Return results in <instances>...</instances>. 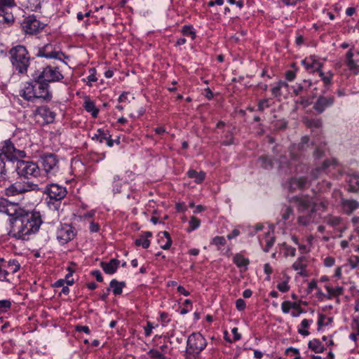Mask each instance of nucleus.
Wrapping results in <instances>:
<instances>
[{
	"mask_svg": "<svg viewBox=\"0 0 359 359\" xmlns=\"http://www.w3.org/2000/svg\"><path fill=\"white\" fill-rule=\"evenodd\" d=\"M349 265L352 269H355L359 265V257L357 255H353L348 259Z\"/></svg>",
	"mask_w": 359,
	"mask_h": 359,
	"instance_id": "63",
	"label": "nucleus"
},
{
	"mask_svg": "<svg viewBox=\"0 0 359 359\" xmlns=\"http://www.w3.org/2000/svg\"><path fill=\"white\" fill-rule=\"evenodd\" d=\"M89 75L86 78H83L81 81L85 83L88 86H92L93 83L96 82L97 81V78L96 76L97 70L95 67H91L88 69Z\"/></svg>",
	"mask_w": 359,
	"mask_h": 359,
	"instance_id": "42",
	"label": "nucleus"
},
{
	"mask_svg": "<svg viewBox=\"0 0 359 359\" xmlns=\"http://www.w3.org/2000/svg\"><path fill=\"white\" fill-rule=\"evenodd\" d=\"M316 58L317 55H311L301 61V65L309 74L316 73Z\"/></svg>",
	"mask_w": 359,
	"mask_h": 359,
	"instance_id": "27",
	"label": "nucleus"
},
{
	"mask_svg": "<svg viewBox=\"0 0 359 359\" xmlns=\"http://www.w3.org/2000/svg\"><path fill=\"white\" fill-rule=\"evenodd\" d=\"M76 235V228L72 224L66 223L60 224L55 233L56 239L61 245H65L72 241Z\"/></svg>",
	"mask_w": 359,
	"mask_h": 359,
	"instance_id": "15",
	"label": "nucleus"
},
{
	"mask_svg": "<svg viewBox=\"0 0 359 359\" xmlns=\"http://www.w3.org/2000/svg\"><path fill=\"white\" fill-rule=\"evenodd\" d=\"M0 281L11 283L7 270L4 269V264H0Z\"/></svg>",
	"mask_w": 359,
	"mask_h": 359,
	"instance_id": "59",
	"label": "nucleus"
},
{
	"mask_svg": "<svg viewBox=\"0 0 359 359\" xmlns=\"http://www.w3.org/2000/svg\"><path fill=\"white\" fill-rule=\"evenodd\" d=\"M226 244V240L224 236H216L212 238L210 242V245H215L217 250H221L222 248Z\"/></svg>",
	"mask_w": 359,
	"mask_h": 359,
	"instance_id": "46",
	"label": "nucleus"
},
{
	"mask_svg": "<svg viewBox=\"0 0 359 359\" xmlns=\"http://www.w3.org/2000/svg\"><path fill=\"white\" fill-rule=\"evenodd\" d=\"M158 321L161 322L163 327H165L171 321L170 315L165 311H159Z\"/></svg>",
	"mask_w": 359,
	"mask_h": 359,
	"instance_id": "53",
	"label": "nucleus"
},
{
	"mask_svg": "<svg viewBox=\"0 0 359 359\" xmlns=\"http://www.w3.org/2000/svg\"><path fill=\"white\" fill-rule=\"evenodd\" d=\"M43 192L49 198L48 202L49 207L55 210H58L60 207L61 201L67 194L65 187L54 183L47 184Z\"/></svg>",
	"mask_w": 359,
	"mask_h": 359,
	"instance_id": "10",
	"label": "nucleus"
},
{
	"mask_svg": "<svg viewBox=\"0 0 359 359\" xmlns=\"http://www.w3.org/2000/svg\"><path fill=\"white\" fill-rule=\"evenodd\" d=\"M84 109L90 113L93 118H95L98 116L100 109L95 105V101L86 97L83 104Z\"/></svg>",
	"mask_w": 359,
	"mask_h": 359,
	"instance_id": "29",
	"label": "nucleus"
},
{
	"mask_svg": "<svg viewBox=\"0 0 359 359\" xmlns=\"http://www.w3.org/2000/svg\"><path fill=\"white\" fill-rule=\"evenodd\" d=\"M279 245L284 250L285 257H294L296 255V248L290 246L286 242H283V243L279 244Z\"/></svg>",
	"mask_w": 359,
	"mask_h": 359,
	"instance_id": "48",
	"label": "nucleus"
},
{
	"mask_svg": "<svg viewBox=\"0 0 359 359\" xmlns=\"http://www.w3.org/2000/svg\"><path fill=\"white\" fill-rule=\"evenodd\" d=\"M308 348L315 353H321L326 350L325 345L318 339L310 340L308 343Z\"/></svg>",
	"mask_w": 359,
	"mask_h": 359,
	"instance_id": "34",
	"label": "nucleus"
},
{
	"mask_svg": "<svg viewBox=\"0 0 359 359\" xmlns=\"http://www.w3.org/2000/svg\"><path fill=\"white\" fill-rule=\"evenodd\" d=\"M147 353L152 359H167L166 357L157 349H150Z\"/></svg>",
	"mask_w": 359,
	"mask_h": 359,
	"instance_id": "58",
	"label": "nucleus"
},
{
	"mask_svg": "<svg viewBox=\"0 0 359 359\" xmlns=\"http://www.w3.org/2000/svg\"><path fill=\"white\" fill-rule=\"evenodd\" d=\"M306 125L311 129L312 133H314V130H320L323 121L320 118H310L306 121Z\"/></svg>",
	"mask_w": 359,
	"mask_h": 359,
	"instance_id": "41",
	"label": "nucleus"
},
{
	"mask_svg": "<svg viewBox=\"0 0 359 359\" xmlns=\"http://www.w3.org/2000/svg\"><path fill=\"white\" fill-rule=\"evenodd\" d=\"M17 6L15 0H0V29L8 28L13 25L15 17L9 10Z\"/></svg>",
	"mask_w": 359,
	"mask_h": 359,
	"instance_id": "12",
	"label": "nucleus"
},
{
	"mask_svg": "<svg viewBox=\"0 0 359 359\" xmlns=\"http://www.w3.org/2000/svg\"><path fill=\"white\" fill-rule=\"evenodd\" d=\"M346 182L348 184V191L349 192L357 193L359 191V172H353L347 175Z\"/></svg>",
	"mask_w": 359,
	"mask_h": 359,
	"instance_id": "25",
	"label": "nucleus"
},
{
	"mask_svg": "<svg viewBox=\"0 0 359 359\" xmlns=\"http://www.w3.org/2000/svg\"><path fill=\"white\" fill-rule=\"evenodd\" d=\"M310 139L308 136L302 137L298 144L293 145L290 148V158L280 156L279 159V171L285 174H291L293 171H297V165L302 163V157L306 148L309 146Z\"/></svg>",
	"mask_w": 359,
	"mask_h": 359,
	"instance_id": "3",
	"label": "nucleus"
},
{
	"mask_svg": "<svg viewBox=\"0 0 359 359\" xmlns=\"http://www.w3.org/2000/svg\"><path fill=\"white\" fill-rule=\"evenodd\" d=\"M226 123L223 121H219L217 124L215 128L212 130L215 133H222L221 139L222 140L220 142L221 145L222 146H231L235 144V137L232 130L224 129Z\"/></svg>",
	"mask_w": 359,
	"mask_h": 359,
	"instance_id": "16",
	"label": "nucleus"
},
{
	"mask_svg": "<svg viewBox=\"0 0 359 359\" xmlns=\"http://www.w3.org/2000/svg\"><path fill=\"white\" fill-rule=\"evenodd\" d=\"M310 186L309 181L307 177H300L298 178L292 177L288 182V189L290 191L292 192L294 189L298 188L299 189H304Z\"/></svg>",
	"mask_w": 359,
	"mask_h": 359,
	"instance_id": "22",
	"label": "nucleus"
},
{
	"mask_svg": "<svg viewBox=\"0 0 359 359\" xmlns=\"http://www.w3.org/2000/svg\"><path fill=\"white\" fill-rule=\"evenodd\" d=\"M258 162L260 167L265 170L272 169L274 165L273 159L267 155L260 156L258 158Z\"/></svg>",
	"mask_w": 359,
	"mask_h": 359,
	"instance_id": "39",
	"label": "nucleus"
},
{
	"mask_svg": "<svg viewBox=\"0 0 359 359\" xmlns=\"http://www.w3.org/2000/svg\"><path fill=\"white\" fill-rule=\"evenodd\" d=\"M236 308L239 311H244L245 309V308H246L245 302L243 299H241V298L238 299L236 301Z\"/></svg>",
	"mask_w": 359,
	"mask_h": 359,
	"instance_id": "64",
	"label": "nucleus"
},
{
	"mask_svg": "<svg viewBox=\"0 0 359 359\" xmlns=\"http://www.w3.org/2000/svg\"><path fill=\"white\" fill-rule=\"evenodd\" d=\"M7 172L8 169L6 166L4 158L0 155V182L6 177Z\"/></svg>",
	"mask_w": 359,
	"mask_h": 359,
	"instance_id": "56",
	"label": "nucleus"
},
{
	"mask_svg": "<svg viewBox=\"0 0 359 359\" xmlns=\"http://www.w3.org/2000/svg\"><path fill=\"white\" fill-rule=\"evenodd\" d=\"M34 115L38 118H41L43 125L53 123L56 117V112L47 104L37 107L34 111Z\"/></svg>",
	"mask_w": 359,
	"mask_h": 359,
	"instance_id": "17",
	"label": "nucleus"
},
{
	"mask_svg": "<svg viewBox=\"0 0 359 359\" xmlns=\"http://www.w3.org/2000/svg\"><path fill=\"white\" fill-rule=\"evenodd\" d=\"M313 86V83L310 79H304L300 82L296 83L292 86L293 93L296 96L306 94Z\"/></svg>",
	"mask_w": 359,
	"mask_h": 359,
	"instance_id": "21",
	"label": "nucleus"
},
{
	"mask_svg": "<svg viewBox=\"0 0 359 359\" xmlns=\"http://www.w3.org/2000/svg\"><path fill=\"white\" fill-rule=\"evenodd\" d=\"M120 264V261L116 258L111 259L109 262H101L100 266L105 273L112 275L115 273Z\"/></svg>",
	"mask_w": 359,
	"mask_h": 359,
	"instance_id": "24",
	"label": "nucleus"
},
{
	"mask_svg": "<svg viewBox=\"0 0 359 359\" xmlns=\"http://www.w3.org/2000/svg\"><path fill=\"white\" fill-rule=\"evenodd\" d=\"M275 243V237L274 236H267L266 239V245L263 248V250L265 252H268L269 250L272 248Z\"/></svg>",
	"mask_w": 359,
	"mask_h": 359,
	"instance_id": "61",
	"label": "nucleus"
},
{
	"mask_svg": "<svg viewBox=\"0 0 359 359\" xmlns=\"http://www.w3.org/2000/svg\"><path fill=\"white\" fill-rule=\"evenodd\" d=\"M291 202L296 205L298 211L302 213L298 217L300 224L307 226L318 221L319 216L316 211V204L312 198L309 196H296L292 198Z\"/></svg>",
	"mask_w": 359,
	"mask_h": 359,
	"instance_id": "4",
	"label": "nucleus"
},
{
	"mask_svg": "<svg viewBox=\"0 0 359 359\" xmlns=\"http://www.w3.org/2000/svg\"><path fill=\"white\" fill-rule=\"evenodd\" d=\"M290 67L292 69L287 70L285 74V79L289 82L293 81L295 79L297 73L299 71V67L295 62L291 63Z\"/></svg>",
	"mask_w": 359,
	"mask_h": 359,
	"instance_id": "44",
	"label": "nucleus"
},
{
	"mask_svg": "<svg viewBox=\"0 0 359 359\" xmlns=\"http://www.w3.org/2000/svg\"><path fill=\"white\" fill-rule=\"evenodd\" d=\"M41 171L45 172L47 177L55 176L59 171V159L54 154H45L40 158Z\"/></svg>",
	"mask_w": 359,
	"mask_h": 359,
	"instance_id": "13",
	"label": "nucleus"
},
{
	"mask_svg": "<svg viewBox=\"0 0 359 359\" xmlns=\"http://www.w3.org/2000/svg\"><path fill=\"white\" fill-rule=\"evenodd\" d=\"M10 62L14 72L19 75H27L31 63V55L23 45L13 46L8 50Z\"/></svg>",
	"mask_w": 359,
	"mask_h": 359,
	"instance_id": "5",
	"label": "nucleus"
},
{
	"mask_svg": "<svg viewBox=\"0 0 359 359\" xmlns=\"http://www.w3.org/2000/svg\"><path fill=\"white\" fill-rule=\"evenodd\" d=\"M304 257H299L292 264V269L295 271L300 270L299 274L301 276H304L303 271L306 269V265L303 263Z\"/></svg>",
	"mask_w": 359,
	"mask_h": 359,
	"instance_id": "49",
	"label": "nucleus"
},
{
	"mask_svg": "<svg viewBox=\"0 0 359 359\" xmlns=\"http://www.w3.org/2000/svg\"><path fill=\"white\" fill-rule=\"evenodd\" d=\"M353 50L354 47H352L347 51L345 55V64L354 74H358L359 65H358L353 59L354 56Z\"/></svg>",
	"mask_w": 359,
	"mask_h": 359,
	"instance_id": "28",
	"label": "nucleus"
},
{
	"mask_svg": "<svg viewBox=\"0 0 359 359\" xmlns=\"http://www.w3.org/2000/svg\"><path fill=\"white\" fill-rule=\"evenodd\" d=\"M0 210L11 217V219L22 215L25 211L24 209L20 208L18 203H11L5 199H2L0 201Z\"/></svg>",
	"mask_w": 359,
	"mask_h": 359,
	"instance_id": "19",
	"label": "nucleus"
},
{
	"mask_svg": "<svg viewBox=\"0 0 359 359\" xmlns=\"http://www.w3.org/2000/svg\"><path fill=\"white\" fill-rule=\"evenodd\" d=\"M187 175L190 179H194L196 184H201L205 179L206 173L204 171L197 172L194 169H189Z\"/></svg>",
	"mask_w": 359,
	"mask_h": 359,
	"instance_id": "35",
	"label": "nucleus"
},
{
	"mask_svg": "<svg viewBox=\"0 0 359 359\" xmlns=\"http://www.w3.org/2000/svg\"><path fill=\"white\" fill-rule=\"evenodd\" d=\"M342 207L344 211L350 215L359 208V203L355 200H345L342 202Z\"/></svg>",
	"mask_w": 359,
	"mask_h": 359,
	"instance_id": "38",
	"label": "nucleus"
},
{
	"mask_svg": "<svg viewBox=\"0 0 359 359\" xmlns=\"http://www.w3.org/2000/svg\"><path fill=\"white\" fill-rule=\"evenodd\" d=\"M276 287L281 292H287L290 290V286L287 280L278 283Z\"/></svg>",
	"mask_w": 359,
	"mask_h": 359,
	"instance_id": "62",
	"label": "nucleus"
},
{
	"mask_svg": "<svg viewBox=\"0 0 359 359\" xmlns=\"http://www.w3.org/2000/svg\"><path fill=\"white\" fill-rule=\"evenodd\" d=\"M11 306L12 303L10 299L0 300V313H4L8 311Z\"/></svg>",
	"mask_w": 359,
	"mask_h": 359,
	"instance_id": "54",
	"label": "nucleus"
},
{
	"mask_svg": "<svg viewBox=\"0 0 359 359\" xmlns=\"http://www.w3.org/2000/svg\"><path fill=\"white\" fill-rule=\"evenodd\" d=\"M126 286L125 281H118L116 279H112L109 283V288L115 296L121 295L123 293V289Z\"/></svg>",
	"mask_w": 359,
	"mask_h": 359,
	"instance_id": "36",
	"label": "nucleus"
},
{
	"mask_svg": "<svg viewBox=\"0 0 359 359\" xmlns=\"http://www.w3.org/2000/svg\"><path fill=\"white\" fill-rule=\"evenodd\" d=\"M45 25L36 19L34 15L26 18L22 23V30L27 34H35L44 28Z\"/></svg>",
	"mask_w": 359,
	"mask_h": 359,
	"instance_id": "18",
	"label": "nucleus"
},
{
	"mask_svg": "<svg viewBox=\"0 0 359 359\" xmlns=\"http://www.w3.org/2000/svg\"><path fill=\"white\" fill-rule=\"evenodd\" d=\"M15 170L17 174L25 179L36 177L41 175V168L37 163L20 158L15 162Z\"/></svg>",
	"mask_w": 359,
	"mask_h": 359,
	"instance_id": "11",
	"label": "nucleus"
},
{
	"mask_svg": "<svg viewBox=\"0 0 359 359\" xmlns=\"http://www.w3.org/2000/svg\"><path fill=\"white\" fill-rule=\"evenodd\" d=\"M183 304L184 308L180 311L182 315L187 314L192 309V302L190 299H185Z\"/></svg>",
	"mask_w": 359,
	"mask_h": 359,
	"instance_id": "60",
	"label": "nucleus"
},
{
	"mask_svg": "<svg viewBox=\"0 0 359 359\" xmlns=\"http://www.w3.org/2000/svg\"><path fill=\"white\" fill-rule=\"evenodd\" d=\"M99 142L103 143L104 141L111 135L108 130L104 128H98Z\"/></svg>",
	"mask_w": 359,
	"mask_h": 359,
	"instance_id": "55",
	"label": "nucleus"
},
{
	"mask_svg": "<svg viewBox=\"0 0 359 359\" xmlns=\"http://www.w3.org/2000/svg\"><path fill=\"white\" fill-rule=\"evenodd\" d=\"M71 167L75 175H82L85 170V165L80 160H73L71 163Z\"/></svg>",
	"mask_w": 359,
	"mask_h": 359,
	"instance_id": "47",
	"label": "nucleus"
},
{
	"mask_svg": "<svg viewBox=\"0 0 359 359\" xmlns=\"http://www.w3.org/2000/svg\"><path fill=\"white\" fill-rule=\"evenodd\" d=\"M271 86V95L274 98H280L282 96L281 89L284 87H288L287 83L282 80H280L275 84Z\"/></svg>",
	"mask_w": 359,
	"mask_h": 359,
	"instance_id": "37",
	"label": "nucleus"
},
{
	"mask_svg": "<svg viewBox=\"0 0 359 359\" xmlns=\"http://www.w3.org/2000/svg\"><path fill=\"white\" fill-rule=\"evenodd\" d=\"M151 237H152V233L151 231H144L135 241V245L136 246H142L144 249H147L151 244L149 240V238Z\"/></svg>",
	"mask_w": 359,
	"mask_h": 359,
	"instance_id": "32",
	"label": "nucleus"
},
{
	"mask_svg": "<svg viewBox=\"0 0 359 359\" xmlns=\"http://www.w3.org/2000/svg\"><path fill=\"white\" fill-rule=\"evenodd\" d=\"M325 153V146H317L313 152V157L314 158V161H316L318 160L321 159L324 156Z\"/></svg>",
	"mask_w": 359,
	"mask_h": 359,
	"instance_id": "50",
	"label": "nucleus"
},
{
	"mask_svg": "<svg viewBox=\"0 0 359 359\" xmlns=\"http://www.w3.org/2000/svg\"><path fill=\"white\" fill-rule=\"evenodd\" d=\"M207 346L208 341L201 332H192L187 340L185 359H200L201 352Z\"/></svg>",
	"mask_w": 359,
	"mask_h": 359,
	"instance_id": "8",
	"label": "nucleus"
},
{
	"mask_svg": "<svg viewBox=\"0 0 359 359\" xmlns=\"http://www.w3.org/2000/svg\"><path fill=\"white\" fill-rule=\"evenodd\" d=\"M271 106L270 99L264 98L259 100L257 104V110L259 111H263L265 109L269 108Z\"/></svg>",
	"mask_w": 359,
	"mask_h": 359,
	"instance_id": "57",
	"label": "nucleus"
},
{
	"mask_svg": "<svg viewBox=\"0 0 359 359\" xmlns=\"http://www.w3.org/2000/svg\"><path fill=\"white\" fill-rule=\"evenodd\" d=\"M1 262H4V269L7 270L8 276L10 274H15L20 269V264L16 259H10L7 262L4 259H1Z\"/></svg>",
	"mask_w": 359,
	"mask_h": 359,
	"instance_id": "31",
	"label": "nucleus"
},
{
	"mask_svg": "<svg viewBox=\"0 0 359 359\" xmlns=\"http://www.w3.org/2000/svg\"><path fill=\"white\" fill-rule=\"evenodd\" d=\"M325 222L328 225L336 227L341 224V218L337 216L329 215L325 219Z\"/></svg>",
	"mask_w": 359,
	"mask_h": 359,
	"instance_id": "51",
	"label": "nucleus"
},
{
	"mask_svg": "<svg viewBox=\"0 0 359 359\" xmlns=\"http://www.w3.org/2000/svg\"><path fill=\"white\" fill-rule=\"evenodd\" d=\"M181 33L184 36L190 37L193 41L196 39V31L192 25L182 26Z\"/></svg>",
	"mask_w": 359,
	"mask_h": 359,
	"instance_id": "40",
	"label": "nucleus"
},
{
	"mask_svg": "<svg viewBox=\"0 0 359 359\" xmlns=\"http://www.w3.org/2000/svg\"><path fill=\"white\" fill-rule=\"evenodd\" d=\"M20 95L24 100L32 102L36 100L48 102L53 99L50 86L42 79H39L38 75L34 79L22 83Z\"/></svg>",
	"mask_w": 359,
	"mask_h": 359,
	"instance_id": "2",
	"label": "nucleus"
},
{
	"mask_svg": "<svg viewBox=\"0 0 359 359\" xmlns=\"http://www.w3.org/2000/svg\"><path fill=\"white\" fill-rule=\"evenodd\" d=\"M200 225L201 220L198 217L195 216L191 217L190 220L189 222L188 231L190 232L197 229L200 226Z\"/></svg>",
	"mask_w": 359,
	"mask_h": 359,
	"instance_id": "52",
	"label": "nucleus"
},
{
	"mask_svg": "<svg viewBox=\"0 0 359 359\" xmlns=\"http://www.w3.org/2000/svg\"><path fill=\"white\" fill-rule=\"evenodd\" d=\"M233 262L239 268L247 267L250 264V260L243 255L237 253L233 257Z\"/></svg>",
	"mask_w": 359,
	"mask_h": 359,
	"instance_id": "43",
	"label": "nucleus"
},
{
	"mask_svg": "<svg viewBox=\"0 0 359 359\" xmlns=\"http://www.w3.org/2000/svg\"><path fill=\"white\" fill-rule=\"evenodd\" d=\"M158 236L159 237L158 243L161 245V248L163 250L170 249L172 243L170 233L166 231H163L159 232Z\"/></svg>",
	"mask_w": 359,
	"mask_h": 359,
	"instance_id": "30",
	"label": "nucleus"
},
{
	"mask_svg": "<svg viewBox=\"0 0 359 359\" xmlns=\"http://www.w3.org/2000/svg\"><path fill=\"white\" fill-rule=\"evenodd\" d=\"M280 219H278V224H288L292 222L294 219V210L289 205H284L280 212Z\"/></svg>",
	"mask_w": 359,
	"mask_h": 359,
	"instance_id": "23",
	"label": "nucleus"
},
{
	"mask_svg": "<svg viewBox=\"0 0 359 359\" xmlns=\"http://www.w3.org/2000/svg\"><path fill=\"white\" fill-rule=\"evenodd\" d=\"M318 76L320 77L321 81L323 83L324 89L322 90V93L325 94L327 91L330 90V87L333 85L334 73L332 71L327 72H320Z\"/></svg>",
	"mask_w": 359,
	"mask_h": 359,
	"instance_id": "26",
	"label": "nucleus"
},
{
	"mask_svg": "<svg viewBox=\"0 0 359 359\" xmlns=\"http://www.w3.org/2000/svg\"><path fill=\"white\" fill-rule=\"evenodd\" d=\"M334 97L333 96L325 97L320 95L313 104V109L318 114H322L327 107L333 105Z\"/></svg>",
	"mask_w": 359,
	"mask_h": 359,
	"instance_id": "20",
	"label": "nucleus"
},
{
	"mask_svg": "<svg viewBox=\"0 0 359 359\" xmlns=\"http://www.w3.org/2000/svg\"><path fill=\"white\" fill-rule=\"evenodd\" d=\"M37 57H45L46 59H55L54 61H59L65 65H67V62L65 59H69L63 52L57 50L55 46L51 43H47L40 48L36 54Z\"/></svg>",
	"mask_w": 359,
	"mask_h": 359,
	"instance_id": "14",
	"label": "nucleus"
},
{
	"mask_svg": "<svg viewBox=\"0 0 359 359\" xmlns=\"http://www.w3.org/2000/svg\"><path fill=\"white\" fill-rule=\"evenodd\" d=\"M323 174L338 178L343 175L344 172L338 160L336 158H331L325 159L311 171V176L313 180L318 179Z\"/></svg>",
	"mask_w": 359,
	"mask_h": 359,
	"instance_id": "7",
	"label": "nucleus"
},
{
	"mask_svg": "<svg viewBox=\"0 0 359 359\" xmlns=\"http://www.w3.org/2000/svg\"><path fill=\"white\" fill-rule=\"evenodd\" d=\"M325 287L327 292V294L326 295V299H327L338 298L343 294L344 291V288L342 286L332 287L330 285H325Z\"/></svg>",
	"mask_w": 359,
	"mask_h": 359,
	"instance_id": "33",
	"label": "nucleus"
},
{
	"mask_svg": "<svg viewBox=\"0 0 359 359\" xmlns=\"http://www.w3.org/2000/svg\"><path fill=\"white\" fill-rule=\"evenodd\" d=\"M59 61H50L41 68L39 72V79L50 85L53 83H62L65 81L62 66Z\"/></svg>",
	"mask_w": 359,
	"mask_h": 359,
	"instance_id": "6",
	"label": "nucleus"
},
{
	"mask_svg": "<svg viewBox=\"0 0 359 359\" xmlns=\"http://www.w3.org/2000/svg\"><path fill=\"white\" fill-rule=\"evenodd\" d=\"M15 141L13 137L0 142V155L12 163L27 156L24 149L15 145Z\"/></svg>",
	"mask_w": 359,
	"mask_h": 359,
	"instance_id": "9",
	"label": "nucleus"
},
{
	"mask_svg": "<svg viewBox=\"0 0 359 359\" xmlns=\"http://www.w3.org/2000/svg\"><path fill=\"white\" fill-rule=\"evenodd\" d=\"M11 226L8 235L18 240H28L29 236L36 233L43 223L38 211H25L22 215L10 219Z\"/></svg>",
	"mask_w": 359,
	"mask_h": 359,
	"instance_id": "1",
	"label": "nucleus"
},
{
	"mask_svg": "<svg viewBox=\"0 0 359 359\" xmlns=\"http://www.w3.org/2000/svg\"><path fill=\"white\" fill-rule=\"evenodd\" d=\"M313 323V320L303 319L298 327V332L302 336H308L310 332L307 330L309 326Z\"/></svg>",
	"mask_w": 359,
	"mask_h": 359,
	"instance_id": "45",
	"label": "nucleus"
}]
</instances>
